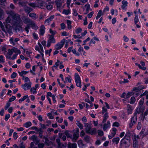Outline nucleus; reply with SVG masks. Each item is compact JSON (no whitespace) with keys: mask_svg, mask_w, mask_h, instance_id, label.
Wrapping results in <instances>:
<instances>
[{"mask_svg":"<svg viewBox=\"0 0 148 148\" xmlns=\"http://www.w3.org/2000/svg\"><path fill=\"white\" fill-rule=\"evenodd\" d=\"M130 143L128 141H127L126 140H125L124 139H122L120 142V145L122 146L123 145H129Z\"/></svg>","mask_w":148,"mask_h":148,"instance_id":"14","label":"nucleus"},{"mask_svg":"<svg viewBox=\"0 0 148 148\" xmlns=\"http://www.w3.org/2000/svg\"><path fill=\"white\" fill-rule=\"evenodd\" d=\"M84 139L86 142L88 143L90 141V138L87 135L85 136L84 138Z\"/></svg>","mask_w":148,"mask_h":148,"instance_id":"36","label":"nucleus"},{"mask_svg":"<svg viewBox=\"0 0 148 148\" xmlns=\"http://www.w3.org/2000/svg\"><path fill=\"white\" fill-rule=\"evenodd\" d=\"M96 129L95 128H93L90 131V133L89 134H90L91 135H92L96 133Z\"/></svg>","mask_w":148,"mask_h":148,"instance_id":"39","label":"nucleus"},{"mask_svg":"<svg viewBox=\"0 0 148 148\" xmlns=\"http://www.w3.org/2000/svg\"><path fill=\"white\" fill-rule=\"evenodd\" d=\"M29 16L35 19L37 18L36 14L34 13H30L29 14Z\"/></svg>","mask_w":148,"mask_h":148,"instance_id":"23","label":"nucleus"},{"mask_svg":"<svg viewBox=\"0 0 148 148\" xmlns=\"http://www.w3.org/2000/svg\"><path fill=\"white\" fill-rule=\"evenodd\" d=\"M84 124V127H85V129L86 133L87 134H89L91 128V124L85 123Z\"/></svg>","mask_w":148,"mask_h":148,"instance_id":"6","label":"nucleus"},{"mask_svg":"<svg viewBox=\"0 0 148 148\" xmlns=\"http://www.w3.org/2000/svg\"><path fill=\"white\" fill-rule=\"evenodd\" d=\"M119 123L118 122H114L113 123V125H112V126H116L117 127H119Z\"/></svg>","mask_w":148,"mask_h":148,"instance_id":"61","label":"nucleus"},{"mask_svg":"<svg viewBox=\"0 0 148 148\" xmlns=\"http://www.w3.org/2000/svg\"><path fill=\"white\" fill-rule=\"evenodd\" d=\"M133 145L134 148H138V142L135 140L134 141Z\"/></svg>","mask_w":148,"mask_h":148,"instance_id":"40","label":"nucleus"},{"mask_svg":"<svg viewBox=\"0 0 148 148\" xmlns=\"http://www.w3.org/2000/svg\"><path fill=\"white\" fill-rule=\"evenodd\" d=\"M24 10L25 12L28 14L30 12L33 10V9L32 8L27 6H26L24 7Z\"/></svg>","mask_w":148,"mask_h":148,"instance_id":"16","label":"nucleus"},{"mask_svg":"<svg viewBox=\"0 0 148 148\" xmlns=\"http://www.w3.org/2000/svg\"><path fill=\"white\" fill-rule=\"evenodd\" d=\"M85 6H86V10L87 11V12L86 13H85V14H86L87 13H88V11L90 10H91V9L90 8V5L89 4H86L85 5Z\"/></svg>","mask_w":148,"mask_h":148,"instance_id":"42","label":"nucleus"},{"mask_svg":"<svg viewBox=\"0 0 148 148\" xmlns=\"http://www.w3.org/2000/svg\"><path fill=\"white\" fill-rule=\"evenodd\" d=\"M32 125V123L30 122H28L25 123L23 126L26 128H28Z\"/></svg>","mask_w":148,"mask_h":148,"instance_id":"27","label":"nucleus"},{"mask_svg":"<svg viewBox=\"0 0 148 148\" xmlns=\"http://www.w3.org/2000/svg\"><path fill=\"white\" fill-rule=\"evenodd\" d=\"M45 28L43 25H42L40 27L39 33L40 35L43 36L45 32Z\"/></svg>","mask_w":148,"mask_h":148,"instance_id":"9","label":"nucleus"},{"mask_svg":"<svg viewBox=\"0 0 148 148\" xmlns=\"http://www.w3.org/2000/svg\"><path fill=\"white\" fill-rule=\"evenodd\" d=\"M45 144L43 143H39L38 145V148H43Z\"/></svg>","mask_w":148,"mask_h":148,"instance_id":"50","label":"nucleus"},{"mask_svg":"<svg viewBox=\"0 0 148 148\" xmlns=\"http://www.w3.org/2000/svg\"><path fill=\"white\" fill-rule=\"evenodd\" d=\"M16 97L15 96H12L9 99L8 102H12L15 100L16 99Z\"/></svg>","mask_w":148,"mask_h":148,"instance_id":"49","label":"nucleus"},{"mask_svg":"<svg viewBox=\"0 0 148 148\" xmlns=\"http://www.w3.org/2000/svg\"><path fill=\"white\" fill-rule=\"evenodd\" d=\"M110 122L109 121H108L107 123H105L104 124L103 127V130L104 131L106 130L107 129L110 127Z\"/></svg>","mask_w":148,"mask_h":148,"instance_id":"17","label":"nucleus"},{"mask_svg":"<svg viewBox=\"0 0 148 148\" xmlns=\"http://www.w3.org/2000/svg\"><path fill=\"white\" fill-rule=\"evenodd\" d=\"M65 80L66 81V82H67V81H68L69 83H71V80L70 79V76L66 77L65 78Z\"/></svg>","mask_w":148,"mask_h":148,"instance_id":"47","label":"nucleus"},{"mask_svg":"<svg viewBox=\"0 0 148 148\" xmlns=\"http://www.w3.org/2000/svg\"><path fill=\"white\" fill-rule=\"evenodd\" d=\"M73 14L74 16H77L78 14V13H77V11L76 9H74L73 10Z\"/></svg>","mask_w":148,"mask_h":148,"instance_id":"57","label":"nucleus"},{"mask_svg":"<svg viewBox=\"0 0 148 148\" xmlns=\"http://www.w3.org/2000/svg\"><path fill=\"white\" fill-rule=\"evenodd\" d=\"M29 5L32 7L35 8V7H36L37 5H36V2L35 3H30Z\"/></svg>","mask_w":148,"mask_h":148,"instance_id":"45","label":"nucleus"},{"mask_svg":"<svg viewBox=\"0 0 148 148\" xmlns=\"http://www.w3.org/2000/svg\"><path fill=\"white\" fill-rule=\"evenodd\" d=\"M10 117V114H8L6 115L5 117V120L6 121H7V120H8V119Z\"/></svg>","mask_w":148,"mask_h":148,"instance_id":"64","label":"nucleus"},{"mask_svg":"<svg viewBox=\"0 0 148 148\" xmlns=\"http://www.w3.org/2000/svg\"><path fill=\"white\" fill-rule=\"evenodd\" d=\"M37 7H40L41 8H43L45 5V3L43 1L41 0H38L36 2Z\"/></svg>","mask_w":148,"mask_h":148,"instance_id":"7","label":"nucleus"},{"mask_svg":"<svg viewBox=\"0 0 148 148\" xmlns=\"http://www.w3.org/2000/svg\"><path fill=\"white\" fill-rule=\"evenodd\" d=\"M66 22L67 25V28L69 29H70L72 27L71 25V22L70 21L68 20H67Z\"/></svg>","mask_w":148,"mask_h":148,"instance_id":"22","label":"nucleus"},{"mask_svg":"<svg viewBox=\"0 0 148 148\" xmlns=\"http://www.w3.org/2000/svg\"><path fill=\"white\" fill-rule=\"evenodd\" d=\"M38 139L37 136L36 135H33L30 138V139L33 140L34 141Z\"/></svg>","mask_w":148,"mask_h":148,"instance_id":"41","label":"nucleus"},{"mask_svg":"<svg viewBox=\"0 0 148 148\" xmlns=\"http://www.w3.org/2000/svg\"><path fill=\"white\" fill-rule=\"evenodd\" d=\"M4 12L0 7V19H1L3 18L4 17Z\"/></svg>","mask_w":148,"mask_h":148,"instance_id":"24","label":"nucleus"},{"mask_svg":"<svg viewBox=\"0 0 148 148\" xmlns=\"http://www.w3.org/2000/svg\"><path fill=\"white\" fill-rule=\"evenodd\" d=\"M7 13L13 15V18L14 21L16 25H20L22 23V21L19 16L18 14H14V12L12 11L10 12H8Z\"/></svg>","mask_w":148,"mask_h":148,"instance_id":"1","label":"nucleus"},{"mask_svg":"<svg viewBox=\"0 0 148 148\" xmlns=\"http://www.w3.org/2000/svg\"><path fill=\"white\" fill-rule=\"evenodd\" d=\"M98 135L100 136H102L103 134V131L101 130H98Z\"/></svg>","mask_w":148,"mask_h":148,"instance_id":"44","label":"nucleus"},{"mask_svg":"<svg viewBox=\"0 0 148 148\" xmlns=\"http://www.w3.org/2000/svg\"><path fill=\"white\" fill-rule=\"evenodd\" d=\"M34 38V39H37L38 38V37L37 34L35 32L33 34Z\"/></svg>","mask_w":148,"mask_h":148,"instance_id":"62","label":"nucleus"},{"mask_svg":"<svg viewBox=\"0 0 148 148\" xmlns=\"http://www.w3.org/2000/svg\"><path fill=\"white\" fill-rule=\"evenodd\" d=\"M61 29H64L66 28V26L64 23L60 24Z\"/></svg>","mask_w":148,"mask_h":148,"instance_id":"53","label":"nucleus"},{"mask_svg":"<svg viewBox=\"0 0 148 148\" xmlns=\"http://www.w3.org/2000/svg\"><path fill=\"white\" fill-rule=\"evenodd\" d=\"M30 25L31 26L32 28L34 29L37 30L38 28V27L36 25L33 21H32Z\"/></svg>","mask_w":148,"mask_h":148,"instance_id":"18","label":"nucleus"},{"mask_svg":"<svg viewBox=\"0 0 148 148\" xmlns=\"http://www.w3.org/2000/svg\"><path fill=\"white\" fill-rule=\"evenodd\" d=\"M76 124L81 129H82L83 128V125L79 121H77Z\"/></svg>","mask_w":148,"mask_h":148,"instance_id":"28","label":"nucleus"},{"mask_svg":"<svg viewBox=\"0 0 148 148\" xmlns=\"http://www.w3.org/2000/svg\"><path fill=\"white\" fill-rule=\"evenodd\" d=\"M144 98L143 97L141 98L139 102V107L141 108V107L142 105H143V103H144Z\"/></svg>","mask_w":148,"mask_h":148,"instance_id":"35","label":"nucleus"},{"mask_svg":"<svg viewBox=\"0 0 148 148\" xmlns=\"http://www.w3.org/2000/svg\"><path fill=\"white\" fill-rule=\"evenodd\" d=\"M11 18H10L8 16L7 18L5 20V21L7 23H10Z\"/></svg>","mask_w":148,"mask_h":148,"instance_id":"56","label":"nucleus"},{"mask_svg":"<svg viewBox=\"0 0 148 148\" xmlns=\"http://www.w3.org/2000/svg\"><path fill=\"white\" fill-rule=\"evenodd\" d=\"M51 143L52 142L51 141H49L48 138L46 139L45 140V143L46 145L48 146H49Z\"/></svg>","mask_w":148,"mask_h":148,"instance_id":"37","label":"nucleus"},{"mask_svg":"<svg viewBox=\"0 0 148 148\" xmlns=\"http://www.w3.org/2000/svg\"><path fill=\"white\" fill-rule=\"evenodd\" d=\"M13 52H14L12 49H9L8 50V52L7 54L11 56V55L13 53Z\"/></svg>","mask_w":148,"mask_h":148,"instance_id":"43","label":"nucleus"},{"mask_svg":"<svg viewBox=\"0 0 148 148\" xmlns=\"http://www.w3.org/2000/svg\"><path fill=\"white\" fill-rule=\"evenodd\" d=\"M132 90L131 92H128L126 96L127 98H129L131 96L133 95L134 94V93L133 92Z\"/></svg>","mask_w":148,"mask_h":148,"instance_id":"31","label":"nucleus"},{"mask_svg":"<svg viewBox=\"0 0 148 148\" xmlns=\"http://www.w3.org/2000/svg\"><path fill=\"white\" fill-rule=\"evenodd\" d=\"M138 20V16L136 15L134 18V23L135 24H136L137 23Z\"/></svg>","mask_w":148,"mask_h":148,"instance_id":"59","label":"nucleus"},{"mask_svg":"<svg viewBox=\"0 0 148 148\" xmlns=\"http://www.w3.org/2000/svg\"><path fill=\"white\" fill-rule=\"evenodd\" d=\"M77 144L75 143L71 144L69 142L67 144L68 148H77Z\"/></svg>","mask_w":148,"mask_h":148,"instance_id":"13","label":"nucleus"},{"mask_svg":"<svg viewBox=\"0 0 148 148\" xmlns=\"http://www.w3.org/2000/svg\"><path fill=\"white\" fill-rule=\"evenodd\" d=\"M51 21V19L50 18H48L47 19L45 20V24H46L47 25H49V23Z\"/></svg>","mask_w":148,"mask_h":148,"instance_id":"46","label":"nucleus"},{"mask_svg":"<svg viewBox=\"0 0 148 148\" xmlns=\"http://www.w3.org/2000/svg\"><path fill=\"white\" fill-rule=\"evenodd\" d=\"M102 15V11L101 10H100L98 14L97 15L96 17V19H98Z\"/></svg>","mask_w":148,"mask_h":148,"instance_id":"32","label":"nucleus"},{"mask_svg":"<svg viewBox=\"0 0 148 148\" xmlns=\"http://www.w3.org/2000/svg\"><path fill=\"white\" fill-rule=\"evenodd\" d=\"M94 13L93 12H90V13L88 14V17L89 18H90L92 17V15Z\"/></svg>","mask_w":148,"mask_h":148,"instance_id":"60","label":"nucleus"},{"mask_svg":"<svg viewBox=\"0 0 148 148\" xmlns=\"http://www.w3.org/2000/svg\"><path fill=\"white\" fill-rule=\"evenodd\" d=\"M27 1H19L18 3V5L21 6H26V5L27 3Z\"/></svg>","mask_w":148,"mask_h":148,"instance_id":"19","label":"nucleus"},{"mask_svg":"<svg viewBox=\"0 0 148 148\" xmlns=\"http://www.w3.org/2000/svg\"><path fill=\"white\" fill-rule=\"evenodd\" d=\"M127 107L128 108L127 111L128 113L129 114H131L132 110V109L131 106L129 104H128L127 105Z\"/></svg>","mask_w":148,"mask_h":148,"instance_id":"29","label":"nucleus"},{"mask_svg":"<svg viewBox=\"0 0 148 148\" xmlns=\"http://www.w3.org/2000/svg\"><path fill=\"white\" fill-rule=\"evenodd\" d=\"M78 144L80 148H83V146L84 145L82 142V140H79L78 142Z\"/></svg>","mask_w":148,"mask_h":148,"instance_id":"25","label":"nucleus"},{"mask_svg":"<svg viewBox=\"0 0 148 148\" xmlns=\"http://www.w3.org/2000/svg\"><path fill=\"white\" fill-rule=\"evenodd\" d=\"M78 135H79V134H78L74 133L73 134V136L75 140L77 139L78 138Z\"/></svg>","mask_w":148,"mask_h":148,"instance_id":"58","label":"nucleus"},{"mask_svg":"<svg viewBox=\"0 0 148 148\" xmlns=\"http://www.w3.org/2000/svg\"><path fill=\"white\" fill-rule=\"evenodd\" d=\"M30 19L28 18H25L23 20L24 23L25 24H29L30 25L32 22Z\"/></svg>","mask_w":148,"mask_h":148,"instance_id":"15","label":"nucleus"},{"mask_svg":"<svg viewBox=\"0 0 148 148\" xmlns=\"http://www.w3.org/2000/svg\"><path fill=\"white\" fill-rule=\"evenodd\" d=\"M55 3L57 8H60L62 5V3H64V1L61 0H56Z\"/></svg>","mask_w":148,"mask_h":148,"instance_id":"11","label":"nucleus"},{"mask_svg":"<svg viewBox=\"0 0 148 148\" xmlns=\"http://www.w3.org/2000/svg\"><path fill=\"white\" fill-rule=\"evenodd\" d=\"M72 52L76 56H79V54L78 53H77L76 50L75 49H73L71 50Z\"/></svg>","mask_w":148,"mask_h":148,"instance_id":"52","label":"nucleus"},{"mask_svg":"<svg viewBox=\"0 0 148 148\" xmlns=\"http://www.w3.org/2000/svg\"><path fill=\"white\" fill-rule=\"evenodd\" d=\"M50 32L52 34L51 35H53L54 36L55 34L56 33V31H53L51 29H50L49 30Z\"/></svg>","mask_w":148,"mask_h":148,"instance_id":"63","label":"nucleus"},{"mask_svg":"<svg viewBox=\"0 0 148 148\" xmlns=\"http://www.w3.org/2000/svg\"><path fill=\"white\" fill-rule=\"evenodd\" d=\"M5 25L6 28L8 29V33L10 34L11 33H12V29H10V25H7V24Z\"/></svg>","mask_w":148,"mask_h":148,"instance_id":"30","label":"nucleus"},{"mask_svg":"<svg viewBox=\"0 0 148 148\" xmlns=\"http://www.w3.org/2000/svg\"><path fill=\"white\" fill-rule=\"evenodd\" d=\"M130 100V103L131 104H133L135 102L136 99L134 97H132L131 98Z\"/></svg>","mask_w":148,"mask_h":148,"instance_id":"38","label":"nucleus"},{"mask_svg":"<svg viewBox=\"0 0 148 148\" xmlns=\"http://www.w3.org/2000/svg\"><path fill=\"white\" fill-rule=\"evenodd\" d=\"M82 31V29L80 28H78L76 30L75 32L77 34H79V33H80Z\"/></svg>","mask_w":148,"mask_h":148,"instance_id":"54","label":"nucleus"},{"mask_svg":"<svg viewBox=\"0 0 148 148\" xmlns=\"http://www.w3.org/2000/svg\"><path fill=\"white\" fill-rule=\"evenodd\" d=\"M64 134L68 138H71L72 136V135L69 133V131L68 130L65 131Z\"/></svg>","mask_w":148,"mask_h":148,"instance_id":"33","label":"nucleus"},{"mask_svg":"<svg viewBox=\"0 0 148 148\" xmlns=\"http://www.w3.org/2000/svg\"><path fill=\"white\" fill-rule=\"evenodd\" d=\"M66 143H65L63 144L62 143H61L59 146H58V148H66Z\"/></svg>","mask_w":148,"mask_h":148,"instance_id":"26","label":"nucleus"},{"mask_svg":"<svg viewBox=\"0 0 148 148\" xmlns=\"http://www.w3.org/2000/svg\"><path fill=\"white\" fill-rule=\"evenodd\" d=\"M144 87L143 86L141 85L137 87H134L132 90V91H135L136 92H138L140 90L144 89Z\"/></svg>","mask_w":148,"mask_h":148,"instance_id":"10","label":"nucleus"},{"mask_svg":"<svg viewBox=\"0 0 148 148\" xmlns=\"http://www.w3.org/2000/svg\"><path fill=\"white\" fill-rule=\"evenodd\" d=\"M75 82L76 83V85L78 87L81 88V79L79 75L77 73L75 74Z\"/></svg>","mask_w":148,"mask_h":148,"instance_id":"3","label":"nucleus"},{"mask_svg":"<svg viewBox=\"0 0 148 148\" xmlns=\"http://www.w3.org/2000/svg\"><path fill=\"white\" fill-rule=\"evenodd\" d=\"M25 82H29L27 83H26L22 85V86L24 90H26L27 89H29L31 86L32 83L30 82L29 78L28 77H25Z\"/></svg>","mask_w":148,"mask_h":148,"instance_id":"2","label":"nucleus"},{"mask_svg":"<svg viewBox=\"0 0 148 148\" xmlns=\"http://www.w3.org/2000/svg\"><path fill=\"white\" fill-rule=\"evenodd\" d=\"M63 13L65 14L66 15H68L70 13V10H64L63 12Z\"/></svg>","mask_w":148,"mask_h":148,"instance_id":"48","label":"nucleus"},{"mask_svg":"<svg viewBox=\"0 0 148 148\" xmlns=\"http://www.w3.org/2000/svg\"><path fill=\"white\" fill-rule=\"evenodd\" d=\"M137 117L133 116L131 118V123L129 124L130 127L131 128L133 125L135 124L136 122Z\"/></svg>","mask_w":148,"mask_h":148,"instance_id":"8","label":"nucleus"},{"mask_svg":"<svg viewBox=\"0 0 148 148\" xmlns=\"http://www.w3.org/2000/svg\"><path fill=\"white\" fill-rule=\"evenodd\" d=\"M49 37L47 41V47H49L51 43H55V40L54 38V36L53 35H49Z\"/></svg>","mask_w":148,"mask_h":148,"instance_id":"4","label":"nucleus"},{"mask_svg":"<svg viewBox=\"0 0 148 148\" xmlns=\"http://www.w3.org/2000/svg\"><path fill=\"white\" fill-rule=\"evenodd\" d=\"M12 49L13 50V52H14L15 53H17L19 54L21 53V51H20V50L18 49L17 48L14 47Z\"/></svg>","mask_w":148,"mask_h":148,"instance_id":"34","label":"nucleus"},{"mask_svg":"<svg viewBox=\"0 0 148 148\" xmlns=\"http://www.w3.org/2000/svg\"><path fill=\"white\" fill-rule=\"evenodd\" d=\"M142 112H143V111L142 109L138 107V108H137L135 112L134 116H135V117L136 116L137 117V114H139L140 113Z\"/></svg>","mask_w":148,"mask_h":148,"instance_id":"12","label":"nucleus"},{"mask_svg":"<svg viewBox=\"0 0 148 148\" xmlns=\"http://www.w3.org/2000/svg\"><path fill=\"white\" fill-rule=\"evenodd\" d=\"M147 116V115H145V113H144V114H143V113H142V114H141V115L140 116L141 119V120H142L143 121L144 120L145 116Z\"/></svg>","mask_w":148,"mask_h":148,"instance_id":"51","label":"nucleus"},{"mask_svg":"<svg viewBox=\"0 0 148 148\" xmlns=\"http://www.w3.org/2000/svg\"><path fill=\"white\" fill-rule=\"evenodd\" d=\"M120 138L119 137L114 138H113L112 141L114 143L117 144L119 142Z\"/></svg>","mask_w":148,"mask_h":148,"instance_id":"20","label":"nucleus"},{"mask_svg":"<svg viewBox=\"0 0 148 148\" xmlns=\"http://www.w3.org/2000/svg\"><path fill=\"white\" fill-rule=\"evenodd\" d=\"M65 40V39H63L60 42L57 44L55 45V49L56 50L60 49L63 47Z\"/></svg>","mask_w":148,"mask_h":148,"instance_id":"5","label":"nucleus"},{"mask_svg":"<svg viewBox=\"0 0 148 148\" xmlns=\"http://www.w3.org/2000/svg\"><path fill=\"white\" fill-rule=\"evenodd\" d=\"M108 117V113L107 112H106L105 114H104L103 116V119L102 121L103 123H104L105 122L107 119Z\"/></svg>","mask_w":148,"mask_h":148,"instance_id":"21","label":"nucleus"},{"mask_svg":"<svg viewBox=\"0 0 148 148\" xmlns=\"http://www.w3.org/2000/svg\"><path fill=\"white\" fill-rule=\"evenodd\" d=\"M16 76V73L15 72H13L11 75V77L12 78H14Z\"/></svg>","mask_w":148,"mask_h":148,"instance_id":"55","label":"nucleus"}]
</instances>
